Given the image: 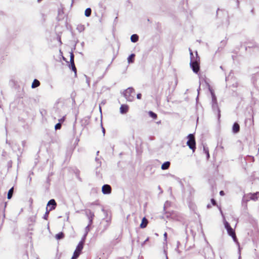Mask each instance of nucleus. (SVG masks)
<instances>
[{
	"instance_id": "nucleus-1",
	"label": "nucleus",
	"mask_w": 259,
	"mask_h": 259,
	"mask_svg": "<svg viewBox=\"0 0 259 259\" xmlns=\"http://www.w3.org/2000/svg\"><path fill=\"white\" fill-rule=\"evenodd\" d=\"M190 54V66L194 72L197 73L199 70L200 58L198 56L197 52H195V57L194 56L192 50L189 49Z\"/></svg>"
},
{
	"instance_id": "nucleus-2",
	"label": "nucleus",
	"mask_w": 259,
	"mask_h": 259,
	"mask_svg": "<svg viewBox=\"0 0 259 259\" xmlns=\"http://www.w3.org/2000/svg\"><path fill=\"white\" fill-rule=\"evenodd\" d=\"M135 96L134 89L128 88L124 92V96L127 101L132 102L134 100Z\"/></svg>"
},
{
	"instance_id": "nucleus-3",
	"label": "nucleus",
	"mask_w": 259,
	"mask_h": 259,
	"mask_svg": "<svg viewBox=\"0 0 259 259\" xmlns=\"http://www.w3.org/2000/svg\"><path fill=\"white\" fill-rule=\"evenodd\" d=\"M210 91L211 93V98H212L211 105H212V109L214 111H216L218 113V116L219 117L220 116V111L219 109V107L218 105L217 98H216L213 91L211 90H210Z\"/></svg>"
},
{
	"instance_id": "nucleus-4",
	"label": "nucleus",
	"mask_w": 259,
	"mask_h": 259,
	"mask_svg": "<svg viewBox=\"0 0 259 259\" xmlns=\"http://www.w3.org/2000/svg\"><path fill=\"white\" fill-rule=\"evenodd\" d=\"M187 145L194 152L196 149V143L194 135L189 134L187 136Z\"/></svg>"
},
{
	"instance_id": "nucleus-5",
	"label": "nucleus",
	"mask_w": 259,
	"mask_h": 259,
	"mask_svg": "<svg viewBox=\"0 0 259 259\" xmlns=\"http://www.w3.org/2000/svg\"><path fill=\"white\" fill-rule=\"evenodd\" d=\"M227 231L228 234L232 237L234 241L236 243L237 245L238 246V253L239 254V259H240V258L241 257V248L240 247L239 243L237 241L235 231L232 228H230V230H228Z\"/></svg>"
},
{
	"instance_id": "nucleus-6",
	"label": "nucleus",
	"mask_w": 259,
	"mask_h": 259,
	"mask_svg": "<svg viewBox=\"0 0 259 259\" xmlns=\"http://www.w3.org/2000/svg\"><path fill=\"white\" fill-rule=\"evenodd\" d=\"M83 243L82 241H80L76 247V249L73 253V255L71 259H77V258L80 255L81 250L83 247Z\"/></svg>"
},
{
	"instance_id": "nucleus-7",
	"label": "nucleus",
	"mask_w": 259,
	"mask_h": 259,
	"mask_svg": "<svg viewBox=\"0 0 259 259\" xmlns=\"http://www.w3.org/2000/svg\"><path fill=\"white\" fill-rule=\"evenodd\" d=\"M85 214L89 220V225H91L93 223L94 213L91 210L88 209L85 211Z\"/></svg>"
},
{
	"instance_id": "nucleus-8",
	"label": "nucleus",
	"mask_w": 259,
	"mask_h": 259,
	"mask_svg": "<svg viewBox=\"0 0 259 259\" xmlns=\"http://www.w3.org/2000/svg\"><path fill=\"white\" fill-rule=\"evenodd\" d=\"M102 191L104 194H109L111 193V188L108 185H104L102 187Z\"/></svg>"
},
{
	"instance_id": "nucleus-9",
	"label": "nucleus",
	"mask_w": 259,
	"mask_h": 259,
	"mask_svg": "<svg viewBox=\"0 0 259 259\" xmlns=\"http://www.w3.org/2000/svg\"><path fill=\"white\" fill-rule=\"evenodd\" d=\"M128 109L129 107L128 105L122 104L120 107V113L122 114H125L128 112Z\"/></svg>"
},
{
	"instance_id": "nucleus-10",
	"label": "nucleus",
	"mask_w": 259,
	"mask_h": 259,
	"mask_svg": "<svg viewBox=\"0 0 259 259\" xmlns=\"http://www.w3.org/2000/svg\"><path fill=\"white\" fill-rule=\"evenodd\" d=\"M56 203L54 199L50 200L48 203V206L51 205V207L50 208V210H53L56 206Z\"/></svg>"
},
{
	"instance_id": "nucleus-11",
	"label": "nucleus",
	"mask_w": 259,
	"mask_h": 259,
	"mask_svg": "<svg viewBox=\"0 0 259 259\" xmlns=\"http://www.w3.org/2000/svg\"><path fill=\"white\" fill-rule=\"evenodd\" d=\"M221 214L223 217V220H224V226H225V228L227 230H230V228H231L230 224H229V223L226 221V220H225V217L224 215V214H223V212L222 211H221Z\"/></svg>"
},
{
	"instance_id": "nucleus-12",
	"label": "nucleus",
	"mask_w": 259,
	"mask_h": 259,
	"mask_svg": "<svg viewBox=\"0 0 259 259\" xmlns=\"http://www.w3.org/2000/svg\"><path fill=\"white\" fill-rule=\"evenodd\" d=\"M240 130V126L237 123H234L233 127H232V131L234 133H237L239 132Z\"/></svg>"
},
{
	"instance_id": "nucleus-13",
	"label": "nucleus",
	"mask_w": 259,
	"mask_h": 259,
	"mask_svg": "<svg viewBox=\"0 0 259 259\" xmlns=\"http://www.w3.org/2000/svg\"><path fill=\"white\" fill-rule=\"evenodd\" d=\"M258 197H259V193H258V192L249 194L250 199H252L253 200H257Z\"/></svg>"
},
{
	"instance_id": "nucleus-14",
	"label": "nucleus",
	"mask_w": 259,
	"mask_h": 259,
	"mask_svg": "<svg viewBox=\"0 0 259 259\" xmlns=\"http://www.w3.org/2000/svg\"><path fill=\"white\" fill-rule=\"evenodd\" d=\"M147 224H148L147 220L145 218H143L142 223L140 224V227L141 228H145L147 226Z\"/></svg>"
},
{
	"instance_id": "nucleus-15",
	"label": "nucleus",
	"mask_w": 259,
	"mask_h": 259,
	"mask_svg": "<svg viewBox=\"0 0 259 259\" xmlns=\"http://www.w3.org/2000/svg\"><path fill=\"white\" fill-rule=\"evenodd\" d=\"M39 85H40L39 81L38 80L35 79L32 83L31 88L34 89V88H35L38 87Z\"/></svg>"
},
{
	"instance_id": "nucleus-16",
	"label": "nucleus",
	"mask_w": 259,
	"mask_h": 259,
	"mask_svg": "<svg viewBox=\"0 0 259 259\" xmlns=\"http://www.w3.org/2000/svg\"><path fill=\"white\" fill-rule=\"evenodd\" d=\"M170 165V162L168 161L165 162L161 165V169L163 170L167 169L168 168Z\"/></svg>"
},
{
	"instance_id": "nucleus-17",
	"label": "nucleus",
	"mask_w": 259,
	"mask_h": 259,
	"mask_svg": "<svg viewBox=\"0 0 259 259\" xmlns=\"http://www.w3.org/2000/svg\"><path fill=\"white\" fill-rule=\"evenodd\" d=\"M139 37L137 34H133L131 37V40L133 42H136L138 40Z\"/></svg>"
},
{
	"instance_id": "nucleus-18",
	"label": "nucleus",
	"mask_w": 259,
	"mask_h": 259,
	"mask_svg": "<svg viewBox=\"0 0 259 259\" xmlns=\"http://www.w3.org/2000/svg\"><path fill=\"white\" fill-rule=\"evenodd\" d=\"M134 57H135V54H132L128 56V57L127 58V61L129 64L134 62Z\"/></svg>"
},
{
	"instance_id": "nucleus-19",
	"label": "nucleus",
	"mask_w": 259,
	"mask_h": 259,
	"mask_svg": "<svg viewBox=\"0 0 259 259\" xmlns=\"http://www.w3.org/2000/svg\"><path fill=\"white\" fill-rule=\"evenodd\" d=\"M64 235L62 232H60L58 234H56L55 236V238L57 240L63 239L64 238Z\"/></svg>"
},
{
	"instance_id": "nucleus-20",
	"label": "nucleus",
	"mask_w": 259,
	"mask_h": 259,
	"mask_svg": "<svg viewBox=\"0 0 259 259\" xmlns=\"http://www.w3.org/2000/svg\"><path fill=\"white\" fill-rule=\"evenodd\" d=\"M203 151L206 155L207 159H208L209 158V150H208V148L204 146L203 147Z\"/></svg>"
},
{
	"instance_id": "nucleus-21",
	"label": "nucleus",
	"mask_w": 259,
	"mask_h": 259,
	"mask_svg": "<svg viewBox=\"0 0 259 259\" xmlns=\"http://www.w3.org/2000/svg\"><path fill=\"white\" fill-rule=\"evenodd\" d=\"M13 193V188H11L8 193V199H10L12 198Z\"/></svg>"
},
{
	"instance_id": "nucleus-22",
	"label": "nucleus",
	"mask_w": 259,
	"mask_h": 259,
	"mask_svg": "<svg viewBox=\"0 0 259 259\" xmlns=\"http://www.w3.org/2000/svg\"><path fill=\"white\" fill-rule=\"evenodd\" d=\"M91 12H92V11L90 8H87L85 11V13H84L85 16L87 17L90 16V15L91 14Z\"/></svg>"
},
{
	"instance_id": "nucleus-23",
	"label": "nucleus",
	"mask_w": 259,
	"mask_h": 259,
	"mask_svg": "<svg viewBox=\"0 0 259 259\" xmlns=\"http://www.w3.org/2000/svg\"><path fill=\"white\" fill-rule=\"evenodd\" d=\"M71 65H70V68H71L72 70L74 72L75 74H76V69L75 66V64L74 62H70Z\"/></svg>"
},
{
	"instance_id": "nucleus-24",
	"label": "nucleus",
	"mask_w": 259,
	"mask_h": 259,
	"mask_svg": "<svg viewBox=\"0 0 259 259\" xmlns=\"http://www.w3.org/2000/svg\"><path fill=\"white\" fill-rule=\"evenodd\" d=\"M149 114L152 118L154 119H155L157 117V115L152 111H149Z\"/></svg>"
},
{
	"instance_id": "nucleus-25",
	"label": "nucleus",
	"mask_w": 259,
	"mask_h": 259,
	"mask_svg": "<svg viewBox=\"0 0 259 259\" xmlns=\"http://www.w3.org/2000/svg\"><path fill=\"white\" fill-rule=\"evenodd\" d=\"M90 226L91 225H89V224L85 228V233H87V234H88V232L90 230Z\"/></svg>"
},
{
	"instance_id": "nucleus-26",
	"label": "nucleus",
	"mask_w": 259,
	"mask_h": 259,
	"mask_svg": "<svg viewBox=\"0 0 259 259\" xmlns=\"http://www.w3.org/2000/svg\"><path fill=\"white\" fill-rule=\"evenodd\" d=\"M87 236V233H84L83 236L82 237L81 240H80V241H82V243H83V244L84 243L85 239Z\"/></svg>"
},
{
	"instance_id": "nucleus-27",
	"label": "nucleus",
	"mask_w": 259,
	"mask_h": 259,
	"mask_svg": "<svg viewBox=\"0 0 259 259\" xmlns=\"http://www.w3.org/2000/svg\"><path fill=\"white\" fill-rule=\"evenodd\" d=\"M61 127V124L60 123H58L57 124H56L55 125V129L56 130H58V129H60Z\"/></svg>"
},
{
	"instance_id": "nucleus-28",
	"label": "nucleus",
	"mask_w": 259,
	"mask_h": 259,
	"mask_svg": "<svg viewBox=\"0 0 259 259\" xmlns=\"http://www.w3.org/2000/svg\"><path fill=\"white\" fill-rule=\"evenodd\" d=\"M70 62H74V55L72 53L70 54Z\"/></svg>"
},
{
	"instance_id": "nucleus-29",
	"label": "nucleus",
	"mask_w": 259,
	"mask_h": 259,
	"mask_svg": "<svg viewBox=\"0 0 259 259\" xmlns=\"http://www.w3.org/2000/svg\"><path fill=\"white\" fill-rule=\"evenodd\" d=\"M48 215H49V211H47L44 217V219L45 220H47L48 219Z\"/></svg>"
},
{
	"instance_id": "nucleus-30",
	"label": "nucleus",
	"mask_w": 259,
	"mask_h": 259,
	"mask_svg": "<svg viewBox=\"0 0 259 259\" xmlns=\"http://www.w3.org/2000/svg\"><path fill=\"white\" fill-rule=\"evenodd\" d=\"M149 237H148L142 244H141V246L142 247H143L144 246V245L145 244V243L149 240Z\"/></svg>"
},
{
	"instance_id": "nucleus-31",
	"label": "nucleus",
	"mask_w": 259,
	"mask_h": 259,
	"mask_svg": "<svg viewBox=\"0 0 259 259\" xmlns=\"http://www.w3.org/2000/svg\"><path fill=\"white\" fill-rule=\"evenodd\" d=\"M141 97H142V95L141 94H140V93L138 94L137 95V98L138 99H141Z\"/></svg>"
},
{
	"instance_id": "nucleus-32",
	"label": "nucleus",
	"mask_w": 259,
	"mask_h": 259,
	"mask_svg": "<svg viewBox=\"0 0 259 259\" xmlns=\"http://www.w3.org/2000/svg\"><path fill=\"white\" fill-rule=\"evenodd\" d=\"M164 241L166 242V240H167V233H165L164 234Z\"/></svg>"
},
{
	"instance_id": "nucleus-33",
	"label": "nucleus",
	"mask_w": 259,
	"mask_h": 259,
	"mask_svg": "<svg viewBox=\"0 0 259 259\" xmlns=\"http://www.w3.org/2000/svg\"><path fill=\"white\" fill-rule=\"evenodd\" d=\"M220 194L222 196H224L225 195L224 192L223 191H221L220 192Z\"/></svg>"
},
{
	"instance_id": "nucleus-34",
	"label": "nucleus",
	"mask_w": 259,
	"mask_h": 259,
	"mask_svg": "<svg viewBox=\"0 0 259 259\" xmlns=\"http://www.w3.org/2000/svg\"><path fill=\"white\" fill-rule=\"evenodd\" d=\"M169 205V203L168 201H166L164 204V207L167 206Z\"/></svg>"
},
{
	"instance_id": "nucleus-35",
	"label": "nucleus",
	"mask_w": 259,
	"mask_h": 259,
	"mask_svg": "<svg viewBox=\"0 0 259 259\" xmlns=\"http://www.w3.org/2000/svg\"><path fill=\"white\" fill-rule=\"evenodd\" d=\"M211 202H212V204H213V205H215V200H214L213 199H212L211 200Z\"/></svg>"
},
{
	"instance_id": "nucleus-36",
	"label": "nucleus",
	"mask_w": 259,
	"mask_h": 259,
	"mask_svg": "<svg viewBox=\"0 0 259 259\" xmlns=\"http://www.w3.org/2000/svg\"><path fill=\"white\" fill-rule=\"evenodd\" d=\"M164 253L165 254V256H166V259H168V257H167V252L165 250H164Z\"/></svg>"
},
{
	"instance_id": "nucleus-37",
	"label": "nucleus",
	"mask_w": 259,
	"mask_h": 259,
	"mask_svg": "<svg viewBox=\"0 0 259 259\" xmlns=\"http://www.w3.org/2000/svg\"><path fill=\"white\" fill-rule=\"evenodd\" d=\"M102 132L103 133V135H104V134H105V128L103 127H102Z\"/></svg>"
},
{
	"instance_id": "nucleus-38",
	"label": "nucleus",
	"mask_w": 259,
	"mask_h": 259,
	"mask_svg": "<svg viewBox=\"0 0 259 259\" xmlns=\"http://www.w3.org/2000/svg\"><path fill=\"white\" fill-rule=\"evenodd\" d=\"M63 121H64V119L63 118H62L60 120V121L63 122Z\"/></svg>"
},
{
	"instance_id": "nucleus-39",
	"label": "nucleus",
	"mask_w": 259,
	"mask_h": 259,
	"mask_svg": "<svg viewBox=\"0 0 259 259\" xmlns=\"http://www.w3.org/2000/svg\"><path fill=\"white\" fill-rule=\"evenodd\" d=\"M256 85L259 87V83L258 82H256Z\"/></svg>"
},
{
	"instance_id": "nucleus-40",
	"label": "nucleus",
	"mask_w": 259,
	"mask_h": 259,
	"mask_svg": "<svg viewBox=\"0 0 259 259\" xmlns=\"http://www.w3.org/2000/svg\"><path fill=\"white\" fill-rule=\"evenodd\" d=\"M199 90H200V88H199V89L197 90V91L198 93H199Z\"/></svg>"
},
{
	"instance_id": "nucleus-41",
	"label": "nucleus",
	"mask_w": 259,
	"mask_h": 259,
	"mask_svg": "<svg viewBox=\"0 0 259 259\" xmlns=\"http://www.w3.org/2000/svg\"><path fill=\"white\" fill-rule=\"evenodd\" d=\"M41 0H38V2H40Z\"/></svg>"
}]
</instances>
